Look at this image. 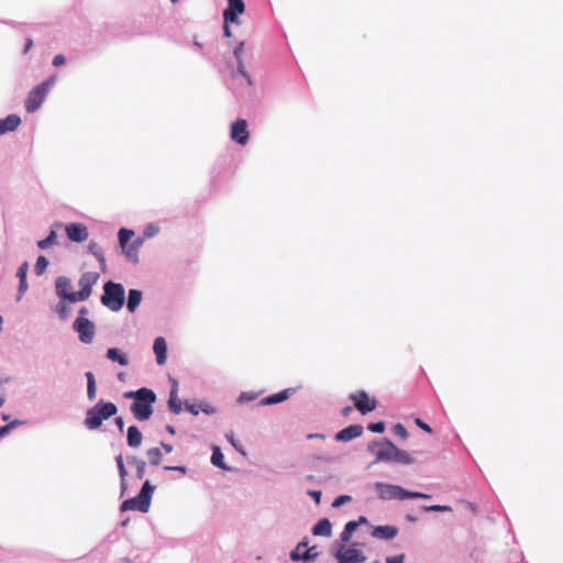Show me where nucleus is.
<instances>
[{
	"label": "nucleus",
	"instance_id": "nucleus-1",
	"mask_svg": "<svg viewBox=\"0 0 563 563\" xmlns=\"http://www.w3.org/2000/svg\"><path fill=\"white\" fill-rule=\"evenodd\" d=\"M125 398L133 399L131 411L135 419L140 421L148 420L153 413V404L156 396L153 390L148 388H140L135 391H126Z\"/></svg>",
	"mask_w": 563,
	"mask_h": 563
},
{
	"label": "nucleus",
	"instance_id": "nucleus-2",
	"mask_svg": "<svg viewBox=\"0 0 563 563\" xmlns=\"http://www.w3.org/2000/svg\"><path fill=\"white\" fill-rule=\"evenodd\" d=\"M115 413L117 406L114 404L101 400L87 411L85 426L90 430L97 429L102 424L103 420L109 419Z\"/></svg>",
	"mask_w": 563,
	"mask_h": 563
},
{
	"label": "nucleus",
	"instance_id": "nucleus-3",
	"mask_svg": "<svg viewBox=\"0 0 563 563\" xmlns=\"http://www.w3.org/2000/svg\"><path fill=\"white\" fill-rule=\"evenodd\" d=\"M375 489L380 499L390 500V499H399L404 500L407 498H430V495L418 493V492H409L404 489L400 486L385 484V483H376Z\"/></svg>",
	"mask_w": 563,
	"mask_h": 563
},
{
	"label": "nucleus",
	"instance_id": "nucleus-4",
	"mask_svg": "<svg viewBox=\"0 0 563 563\" xmlns=\"http://www.w3.org/2000/svg\"><path fill=\"white\" fill-rule=\"evenodd\" d=\"M125 291L121 284L108 282L103 286L101 302L112 311H119L124 305Z\"/></svg>",
	"mask_w": 563,
	"mask_h": 563
},
{
	"label": "nucleus",
	"instance_id": "nucleus-5",
	"mask_svg": "<svg viewBox=\"0 0 563 563\" xmlns=\"http://www.w3.org/2000/svg\"><path fill=\"white\" fill-rule=\"evenodd\" d=\"M153 492L154 486L151 485L148 481H146L136 497L126 499L122 503L121 510H139L141 512H147L150 509Z\"/></svg>",
	"mask_w": 563,
	"mask_h": 563
},
{
	"label": "nucleus",
	"instance_id": "nucleus-6",
	"mask_svg": "<svg viewBox=\"0 0 563 563\" xmlns=\"http://www.w3.org/2000/svg\"><path fill=\"white\" fill-rule=\"evenodd\" d=\"M87 308L82 307L79 311V317L74 321L73 328L78 333L79 340L89 344L95 338V324L84 316L87 313Z\"/></svg>",
	"mask_w": 563,
	"mask_h": 563
},
{
	"label": "nucleus",
	"instance_id": "nucleus-7",
	"mask_svg": "<svg viewBox=\"0 0 563 563\" xmlns=\"http://www.w3.org/2000/svg\"><path fill=\"white\" fill-rule=\"evenodd\" d=\"M134 235V231L130 229L122 228L118 232L119 243L120 247L122 250V253L125 257V260L132 264L139 263V249H136L132 243H130V240Z\"/></svg>",
	"mask_w": 563,
	"mask_h": 563
},
{
	"label": "nucleus",
	"instance_id": "nucleus-8",
	"mask_svg": "<svg viewBox=\"0 0 563 563\" xmlns=\"http://www.w3.org/2000/svg\"><path fill=\"white\" fill-rule=\"evenodd\" d=\"M396 448L388 439L374 441L368 445V450L376 456V462H391Z\"/></svg>",
	"mask_w": 563,
	"mask_h": 563
},
{
	"label": "nucleus",
	"instance_id": "nucleus-9",
	"mask_svg": "<svg viewBox=\"0 0 563 563\" xmlns=\"http://www.w3.org/2000/svg\"><path fill=\"white\" fill-rule=\"evenodd\" d=\"M53 85L54 79L49 78L33 88L27 96L25 106H42Z\"/></svg>",
	"mask_w": 563,
	"mask_h": 563
},
{
	"label": "nucleus",
	"instance_id": "nucleus-10",
	"mask_svg": "<svg viewBox=\"0 0 563 563\" xmlns=\"http://www.w3.org/2000/svg\"><path fill=\"white\" fill-rule=\"evenodd\" d=\"M99 274L96 272H86L80 276L78 282L80 290L77 291L76 296L79 301H84L90 297L92 286L97 284Z\"/></svg>",
	"mask_w": 563,
	"mask_h": 563
},
{
	"label": "nucleus",
	"instance_id": "nucleus-11",
	"mask_svg": "<svg viewBox=\"0 0 563 563\" xmlns=\"http://www.w3.org/2000/svg\"><path fill=\"white\" fill-rule=\"evenodd\" d=\"M71 289H73L71 280L68 277L59 276L58 278H56V280H55L56 295L59 298L67 300L68 302L79 301L78 298L76 297L77 291H73Z\"/></svg>",
	"mask_w": 563,
	"mask_h": 563
},
{
	"label": "nucleus",
	"instance_id": "nucleus-12",
	"mask_svg": "<svg viewBox=\"0 0 563 563\" xmlns=\"http://www.w3.org/2000/svg\"><path fill=\"white\" fill-rule=\"evenodd\" d=\"M353 400L355 408L362 413L366 415L377 407V401L375 399H371L366 391L358 390L350 396Z\"/></svg>",
	"mask_w": 563,
	"mask_h": 563
},
{
	"label": "nucleus",
	"instance_id": "nucleus-13",
	"mask_svg": "<svg viewBox=\"0 0 563 563\" xmlns=\"http://www.w3.org/2000/svg\"><path fill=\"white\" fill-rule=\"evenodd\" d=\"M335 558L339 563H362L366 559L361 550L354 548L346 549L344 544L340 547Z\"/></svg>",
	"mask_w": 563,
	"mask_h": 563
},
{
	"label": "nucleus",
	"instance_id": "nucleus-14",
	"mask_svg": "<svg viewBox=\"0 0 563 563\" xmlns=\"http://www.w3.org/2000/svg\"><path fill=\"white\" fill-rule=\"evenodd\" d=\"M67 238L73 242H84L88 239V228L82 223L71 222L65 225Z\"/></svg>",
	"mask_w": 563,
	"mask_h": 563
},
{
	"label": "nucleus",
	"instance_id": "nucleus-15",
	"mask_svg": "<svg viewBox=\"0 0 563 563\" xmlns=\"http://www.w3.org/2000/svg\"><path fill=\"white\" fill-rule=\"evenodd\" d=\"M231 139L239 144H245L249 140L247 123L244 119H238L231 125Z\"/></svg>",
	"mask_w": 563,
	"mask_h": 563
},
{
	"label": "nucleus",
	"instance_id": "nucleus-16",
	"mask_svg": "<svg viewBox=\"0 0 563 563\" xmlns=\"http://www.w3.org/2000/svg\"><path fill=\"white\" fill-rule=\"evenodd\" d=\"M363 433V427L360 426V424H352V426H349L344 429H342L341 431H339L334 439L338 441V442H346V441H350V440H353L360 435H362Z\"/></svg>",
	"mask_w": 563,
	"mask_h": 563
},
{
	"label": "nucleus",
	"instance_id": "nucleus-17",
	"mask_svg": "<svg viewBox=\"0 0 563 563\" xmlns=\"http://www.w3.org/2000/svg\"><path fill=\"white\" fill-rule=\"evenodd\" d=\"M308 545L307 542H299L294 551L290 552V559L292 561H311L313 560L318 553L316 552V547H311L307 549L303 554H299L298 550L305 549Z\"/></svg>",
	"mask_w": 563,
	"mask_h": 563
},
{
	"label": "nucleus",
	"instance_id": "nucleus-18",
	"mask_svg": "<svg viewBox=\"0 0 563 563\" xmlns=\"http://www.w3.org/2000/svg\"><path fill=\"white\" fill-rule=\"evenodd\" d=\"M153 351L158 365H164L167 360V344L164 338L158 336L154 340Z\"/></svg>",
	"mask_w": 563,
	"mask_h": 563
},
{
	"label": "nucleus",
	"instance_id": "nucleus-19",
	"mask_svg": "<svg viewBox=\"0 0 563 563\" xmlns=\"http://www.w3.org/2000/svg\"><path fill=\"white\" fill-rule=\"evenodd\" d=\"M21 124V118L18 114H10L0 120V135L12 132Z\"/></svg>",
	"mask_w": 563,
	"mask_h": 563
},
{
	"label": "nucleus",
	"instance_id": "nucleus-20",
	"mask_svg": "<svg viewBox=\"0 0 563 563\" xmlns=\"http://www.w3.org/2000/svg\"><path fill=\"white\" fill-rule=\"evenodd\" d=\"M398 528L395 526H378L372 531V537L377 539L389 540L397 536Z\"/></svg>",
	"mask_w": 563,
	"mask_h": 563
},
{
	"label": "nucleus",
	"instance_id": "nucleus-21",
	"mask_svg": "<svg viewBox=\"0 0 563 563\" xmlns=\"http://www.w3.org/2000/svg\"><path fill=\"white\" fill-rule=\"evenodd\" d=\"M314 536L330 537L332 533V525L328 518L320 519L312 528Z\"/></svg>",
	"mask_w": 563,
	"mask_h": 563
},
{
	"label": "nucleus",
	"instance_id": "nucleus-22",
	"mask_svg": "<svg viewBox=\"0 0 563 563\" xmlns=\"http://www.w3.org/2000/svg\"><path fill=\"white\" fill-rule=\"evenodd\" d=\"M128 444L131 448H139L142 443L143 435L141 431L135 427L131 426L128 429Z\"/></svg>",
	"mask_w": 563,
	"mask_h": 563
},
{
	"label": "nucleus",
	"instance_id": "nucleus-23",
	"mask_svg": "<svg viewBox=\"0 0 563 563\" xmlns=\"http://www.w3.org/2000/svg\"><path fill=\"white\" fill-rule=\"evenodd\" d=\"M142 298H143L142 291H140L137 289H131L129 291L128 303H126L128 310L130 312H134L137 309V307L140 306Z\"/></svg>",
	"mask_w": 563,
	"mask_h": 563
},
{
	"label": "nucleus",
	"instance_id": "nucleus-24",
	"mask_svg": "<svg viewBox=\"0 0 563 563\" xmlns=\"http://www.w3.org/2000/svg\"><path fill=\"white\" fill-rule=\"evenodd\" d=\"M290 394L289 389L282 390L277 394L265 397L261 400V405H275L288 399Z\"/></svg>",
	"mask_w": 563,
	"mask_h": 563
},
{
	"label": "nucleus",
	"instance_id": "nucleus-25",
	"mask_svg": "<svg viewBox=\"0 0 563 563\" xmlns=\"http://www.w3.org/2000/svg\"><path fill=\"white\" fill-rule=\"evenodd\" d=\"M107 357L112 362H118L122 366H125L129 363L128 356L121 350L115 347H111L107 351Z\"/></svg>",
	"mask_w": 563,
	"mask_h": 563
},
{
	"label": "nucleus",
	"instance_id": "nucleus-26",
	"mask_svg": "<svg viewBox=\"0 0 563 563\" xmlns=\"http://www.w3.org/2000/svg\"><path fill=\"white\" fill-rule=\"evenodd\" d=\"M185 409L188 410L192 415H198L200 411L206 413H213L216 410L208 404H184Z\"/></svg>",
	"mask_w": 563,
	"mask_h": 563
},
{
	"label": "nucleus",
	"instance_id": "nucleus-27",
	"mask_svg": "<svg viewBox=\"0 0 563 563\" xmlns=\"http://www.w3.org/2000/svg\"><path fill=\"white\" fill-rule=\"evenodd\" d=\"M88 251L90 254H92L97 261L100 263V266L102 271L106 269V258L102 252V249L99 246L97 242H90L88 245Z\"/></svg>",
	"mask_w": 563,
	"mask_h": 563
},
{
	"label": "nucleus",
	"instance_id": "nucleus-28",
	"mask_svg": "<svg viewBox=\"0 0 563 563\" xmlns=\"http://www.w3.org/2000/svg\"><path fill=\"white\" fill-rule=\"evenodd\" d=\"M115 462H117V465H118V468H119L120 478H121V494L123 495L126 492V489H128V484H126L128 472H126V468L124 466V462H123L122 455H118L115 457Z\"/></svg>",
	"mask_w": 563,
	"mask_h": 563
},
{
	"label": "nucleus",
	"instance_id": "nucleus-29",
	"mask_svg": "<svg viewBox=\"0 0 563 563\" xmlns=\"http://www.w3.org/2000/svg\"><path fill=\"white\" fill-rule=\"evenodd\" d=\"M146 454L152 465H159L165 456L163 449H158V446L148 449Z\"/></svg>",
	"mask_w": 563,
	"mask_h": 563
},
{
	"label": "nucleus",
	"instance_id": "nucleus-30",
	"mask_svg": "<svg viewBox=\"0 0 563 563\" xmlns=\"http://www.w3.org/2000/svg\"><path fill=\"white\" fill-rule=\"evenodd\" d=\"M391 462H397L400 464H412L415 460L410 456L408 452L399 448H396Z\"/></svg>",
	"mask_w": 563,
	"mask_h": 563
},
{
	"label": "nucleus",
	"instance_id": "nucleus-31",
	"mask_svg": "<svg viewBox=\"0 0 563 563\" xmlns=\"http://www.w3.org/2000/svg\"><path fill=\"white\" fill-rule=\"evenodd\" d=\"M357 527L358 522H355L354 520L346 522L344 530L340 537L341 542L343 544L347 543L351 540L353 532L356 530Z\"/></svg>",
	"mask_w": 563,
	"mask_h": 563
},
{
	"label": "nucleus",
	"instance_id": "nucleus-32",
	"mask_svg": "<svg viewBox=\"0 0 563 563\" xmlns=\"http://www.w3.org/2000/svg\"><path fill=\"white\" fill-rule=\"evenodd\" d=\"M211 463L219 468H228L227 465L224 464L223 454L219 446H213L212 449Z\"/></svg>",
	"mask_w": 563,
	"mask_h": 563
},
{
	"label": "nucleus",
	"instance_id": "nucleus-33",
	"mask_svg": "<svg viewBox=\"0 0 563 563\" xmlns=\"http://www.w3.org/2000/svg\"><path fill=\"white\" fill-rule=\"evenodd\" d=\"M86 378H87V396L90 400H92L96 398V393H97L95 376L91 372H87Z\"/></svg>",
	"mask_w": 563,
	"mask_h": 563
},
{
	"label": "nucleus",
	"instance_id": "nucleus-34",
	"mask_svg": "<svg viewBox=\"0 0 563 563\" xmlns=\"http://www.w3.org/2000/svg\"><path fill=\"white\" fill-rule=\"evenodd\" d=\"M57 244V233L55 230H51L48 236L44 240H41L37 242V246L41 249V250H45L52 245H55Z\"/></svg>",
	"mask_w": 563,
	"mask_h": 563
},
{
	"label": "nucleus",
	"instance_id": "nucleus-35",
	"mask_svg": "<svg viewBox=\"0 0 563 563\" xmlns=\"http://www.w3.org/2000/svg\"><path fill=\"white\" fill-rule=\"evenodd\" d=\"M129 463L135 467L137 478H142L145 473V462L132 456L129 459Z\"/></svg>",
	"mask_w": 563,
	"mask_h": 563
},
{
	"label": "nucleus",
	"instance_id": "nucleus-36",
	"mask_svg": "<svg viewBox=\"0 0 563 563\" xmlns=\"http://www.w3.org/2000/svg\"><path fill=\"white\" fill-rule=\"evenodd\" d=\"M48 264V260L45 256H38L34 266L36 275H42L46 271Z\"/></svg>",
	"mask_w": 563,
	"mask_h": 563
},
{
	"label": "nucleus",
	"instance_id": "nucleus-37",
	"mask_svg": "<svg viewBox=\"0 0 563 563\" xmlns=\"http://www.w3.org/2000/svg\"><path fill=\"white\" fill-rule=\"evenodd\" d=\"M170 382L172 388L169 393L168 407L170 411L176 412V380L172 378Z\"/></svg>",
	"mask_w": 563,
	"mask_h": 563
},
{
	"label": "nucleus",
	"instance_id": "nucleus-38",
	"mask_svg": "<svg viewBox=\"0 0 563 563\" xmlns=\"http://www.w3.org/2000/svg\"><path fill=\"white\" fill-rule=\"evenodd\" d=\"M158 232H159V227L155 223H150L145 227L143 234H144V238L150 239V238L155 236Z\"/></svg>",
	"mask_w": 563,
	"mask_h": 563
},
{
	"label": "nucleus",
	"instance_id": "nucleus-39",
	"mask_svg": "<svg viewBox=\"0 0 563 563\" xmlns=\"http://www.w3.org/2000/svg\"><path fill=\"white\" fill-rule=\"evenodd\" d=\"M56 311L59 314L62 319H66L70 312V309L67 303L65 302H58L56 305Z\"/></svg>",
	"mask_w": 563,
	"mask_h": 563
},
{
	"label": "nucleus",
	"instance_id": "nucleus-40",
	"mask_svg": "<svg viewBox=\"0 0 563 563\" xmlns=\"http://www.w3.org/2000/svg\"><path fill=\"white\" fill-rule=\"evenodd\" d=\"M20 424H21V421L13 420L10 423H8L7 426L0 427V438L7 435L11 429L19 427Z\"/></svg>",
	"mask_w": 563,
	"mask_h": 563
},
{
	"label": "nucleus",
	"instance_id": "nucleus-41",
	"mask_svg": "<svg viewBox=\"0 0 563 563\" xmlns=\"http://www.w3.org/2000/svg\"><path fill=\"white\" fill-rule=\"evenodd\" d=\"M394 432L396 435L400 437L401 439H407L409 435L407 429L401 423H398L394 427Z\"/></svg>",
	"mask_w": 563,
	"mask_h": 563
},
{
	"label": "nucleus",
	"instance_id": "nucleus-42",
	"mask_svg": "<svg viewBox=\"0 0 563 563\" xmlns=\"http://www.w3.org/2000/svg\"><path fill=\"white\" fill-rule=\"evenodd\" d=\"M367 429L374 433H383L385 430V423L383 421L371 423Z\"/></svg>",
	"mask_w": 563,
	"mask_h": 563
},
{
	"label": "nucleus",
	"instance_id": "nucleus-43",
	"mask_svg": "<svg viewBox=\"0 0 563 563\" xmlns=\"http://www.w3.org/2000/svg\"><path fill=\"white\" fill-rule=\"evenodd\" d=\"M27 269V262L22 263L21 266L18 268L16 276L20 280L26 279Z\"/></svg>",
	"mask_w": 563,
	"mask_h": 563
},
{
	"label": "nucleus",
	"instance_id": "nucleus-44",
	"mask_svg": "<svg viewBox=\"0 0 563 563\" xmlns=\"http://www.w3.org/2000/svg\"><path fill=\"white\" fill-rule=\"evenodd\" d=\"M27 290V283L26 279L20 280L19 289H18V296L16 300H21L24 292Z\"/></svg>",
	"mask_w": 563,
	"mask_h": 563
},
{
	"label": "nucleus",
	"instance_id": "nucleus-45",
	"mask_svg": "<svg viewBox=\"0 0 563 563\" xmlns=\"http://www.w3.org/2000/svg\"><path fill=\"white\" fill-rule=\"evenodd\" d=\"M351 497L347 495H341L334 499L332 503L333 507H340L341 505L345 504L346 501H350Z\"/></svg>",
	"mask_w": 563,
	"mask_h": 563
},
{
	"label": "nucleus",
	"instance_id": "nucleus-46",
	"mask_svg": "<svg viewBox=\"0 0 563 563\" xmlns=\"http://www.w3.org/2000/svg\"><path fill=\"white\" fill-rule=\"evenodd\" d=\"M427 511H450L451 510V507L450 506H441V505H433V506H429L426 508Z\"/></svg>",
	"mask_w": 563,
	"mask_h": 563
},
{
	"label": "nucleus",
	"instance_id": "nucleus-47",
	"mask_svg": "<svg viewBox=\"0 0 563 563\" xmlns=\"http://www.w3.org/2000/svg\"><path fill=\"white\" fill-rule=\"evenodd\" d=\"M65 63H66V58L62 54L55 55L53 58V62H52L53 66H55V67H59V66L64 65Z\"/></svg>",
	"mask_w": 563,
	"mask_h": 563
},
{
	"label": "nucleus",
	"instance_id": "nucleus-48",
	"mask_svg": "<svg viewBox=\"0 0 563 563\" xmlns=\"http://www.w3.org/2000/svg\"><path fill=\"white\" fill-rule=\"evenodd\" d=\"M415 422L423 431H426L428 433H432L431 427L429 424H427L424 421H422L420 418H417Z\"/></svg>",
	"mask_w": 563,
	"mask_h": 563
},
{
	"label": "nucleus",
	"instance_id": "nucleus-49",
	"mask_svg": "<svg viewBox=\"0 0 563 563\" xmlns=\"http://www.w3.org/2000/svg\"><path fill=\"white\" fill-rule=\"evenodd\" d=\"M405 554L386 558V563H404Z\"/></svg>",
	"mask_w": 563,
	"mask_h": 563
},
{
	"label": "nucleus",
	"instance_id": "nucleus-50",
	"mask_svg": "<svg viewBox=\"0 0 563 563\" xmlns=\"http://www.w3.org/2000/svg\"><path fill=\"white\" fill-rule=\"evenodd\" d=\"M308 494L316 500L317 504H320L322 495L320 490H309Z\"/></svg>",
	"mask_w": 563,
	"mask_h": 563
},
{
	"label": "nucleus",
	"instance_id": "nucleus-51",
	"mask_svg": "<svg viewBox=\"0 0 563 563\" xmlns=\"http://www.w3.org/2000/svg\"><path fill=\"white\" fill-rule=\"evenodd\" d=\"M158 449H163V453L165 455L170 454L174 451V448L172 444H165V443H161Z\"/></svg>",
	"mask_w": 563,
	"mask_h": 563
},
{
	"label": "nucleus",
	"instance_id": "nucleus-52",
	"mask_svg": "<svg viewBox=\"0 0 563 563\" xmlns=\"http://www.w3.org/2000/svg\"><path fill=\"white\" fill-rule=\"evenodd\" d=\"M147 238H144L143 236H140V238H136L135 240H133L131 243L136 247V249H141L142 245L144 244V241L146 240Z\"/></svg>",
	"mask_w": 563,
	"mask_h": 563
},
{
	"label": "nucleus",
	"instance_id": "nucleus-53",
	"mask_svg": "<svg viewBox=\"0 0 563 563\" xmlns=\"http://www.w3.org/2000/svg\"><path fill=\"white\" fill-rule=\"evenodd\" d=\"M32 46H33L32 38H27L25 42V45H24L23 53L26 54L32 48Z\"/></svg>",
	"mask_w": 563,
	"mask_h": 563
},
{
	"label": "nucleus",
	"instance_id": "nucleus-54",
	"mask_svg": "<svg viewBox=\"0 0 563 563\" xmlns=\"http://www.w3.org/2000/svg\"><path fill=\"white\" fill-rule=\"evenodd\" d=\"M351 411H352V407L347 406V407H344L341 412H342V416L347 417L351 413Z\"/></svg>",
	"mask_w": 563,
	"mask_h": 563
},
{
	"label": "nucleus",
	"instance_id": "nucleus-55",
	"mask_svg": "<svg viewBox=\"0 0 563 563\" xmlns=\"http://www.w3.org/2000/svg\"><path fill=\"white\" fill-rule=\"evenodd\" d=\"M115 423H117L118 428L122 431L123 427H124V422H123L122 418H117Z\"/></svg>",
	"mask_w": 563,
	"mask_h": 563
},
{
	"label": "nucleus",
	"instance_id": "nucleus-56",
	"mask_svg": "<svg viewBox=\"0 0 563 563\" xmlns=\"http://www.w3.org/2000/svg\"><path fill=\"white\" fill-rule=\"evenodd\" d=\"M354 521H355V522H358V526H360V525H362V523H366V522H367V519H366V517L361 516V517L358 518V520H354Z\"/></svg>",
	"mask_w": 563,
	"mask_h": 563
},
{
	"label": "nucleus",
	"instance_id": "nucleus-57",
	"mask_svg": "<svg viewBox=\"0 0 563 563\" xmlns=\"http://www.w3.org/2000/svg\"><path fill=\"white\" fill-rule=\"evenodd\" d=\"M307 438H308V439H313V438H324V435H323V434H317V433H316V434L310 433V434H308V435H307Z\"/></svg>",
	"mask_w": 563,
	"mask_h": 563
},
{
	"label": "nucleus",
	"instance_id": "nucleus-58",
	"mask_svg": "<svg viewBox=\"0 0 563 563\" xmlns=\"http://www.w3.org/2000/svg\"><path fill=\"white\" fill-rule=\"evenodd\" d=\"M228 439H229V440H230V442L233 444V446L240 451V449L238 448V445H236V443H235V441H234L233 435H229V437H228Z\"/></svg>",
	"mask_w": 563,
	"mask_h": 563
},
{
	"label": "nucleus",
	"instance_id": "nucleus-59",
	"mask_svg": "<svg viewBox=\"0 0 563 563\" xmlns=\"http://www.w3.org/2000/svg\"><path fill=\"white\" fill-rule=\"evenodd\" d=\"M167 430H168L172 434L176 433V430H175V429H174V427H172V426H168V427H167Z\"/></svg>",
	"mask_w": 563,
	"mask_h": 563
},
{
	"label": "nucleus",
	"instance_id": "nucleus-60",
	"mask_svg": "<svg viewBox=\"0 0 563 563\" xmlns=\"http://www.w3.org/2000/svg\"><path fill=\"white\" fill-rule=\"evenodd\" d=\"M2 323H3V319H2V317L0 316V331L2 330Z\"/></svg>",
	"mask_w": 563,
	"mask_h": 563
},
{
	"label": "nucleus",
	"instance_id": "nucleus-61",
	"mask_svg": "<svg viewBox=\"0 0 563 563\" xmlns=\"http://www.w3.org/2000/svg\"><path fill=\"white\" fill-rule=\"evenodd\" d=\"M177 410H178V412L181 410V404L179 401H178Z\"/></svg>",
	"mask_w": 563,
	"mask_h": 563
},
{
	"label": "nucleus",
	"instance_id": "nucleus-62",
	"mask_svg": "<svg viewBox=\"0 0 563 563\" xmlns=\"http://www.w3.org/2000/svg\"><path fill=\"white\" fill-rule=\"evenodd\" d=\"M4 399L0 397V407L3 405Z\"/></svg>",
	"mask_w": 563,
	"mask_h": 563
},
{
	"label": "nucleus",
	"instance_id": "nucleus-63",
	"mask_svg": "<svg viewBox=\"0 0 563 563\" xmlns=\"http://www.w3.org/2000/svg\"><path fill=\"white\" fill-rule=\"evenodd\" d=\"M178 471L185 472L184 467L178 466Z\"/></svg>",
	"mask_w": 563,
	"mask_h": 563
},
{
	"label": "nucleus",
	"instance_id": "nucleus-64",
	"mask_svg": "<svg viewBox=\"0 0 563 563\" xmlns=\"http://www.w3.org/2000/svg\"><path fill=\"white\" fill-rule=\"evenodd\" d=\"M170 1H172V3H176V0H170Z\"/></svg>",
	"mask_w": 563,
	"mask_h": 563
}]
</instances>
